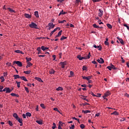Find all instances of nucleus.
Returning a JSON list of instances; mask_svg holds the SVG:
<instances>
[{
	"mask_svg": "<svg viewBox=\"0 0 129 129\" xmlns=\"http://www.w3.org/2000/svg\"><path fill=\"white\" fill-rule=\"evenodd\" d=\"M56 90H63V88L62 87H58L56 88Z\"/></svg>",
	"mask_w": 129,
	"mask_h": 129,
	"instance_id": "4c0bfd02",
	"label": "nucleus"
},
{
	"mask_svg": "<svg viewBox=\"0 0 129 129\" xmlns=\"http://www.w3.org/2000/svg\"><path fill=\"white\" fill-rule=\"evenodd\" d=\"M56 127V123H55V122H53V126L52 127V129H55Z\"/></svg>",
	"mask_w": 129,
	"mask_h": 129,
	"instance_id": "473e14b6",
	"label": "nucleus"
},
{
	"mask_svg": "<svg viewBox=\"0 0 129 129\" xmlns=\"http://www.w3.org/2000/svg\"><path fill=\"white\" fill-rule=\"evenodd\" d=\"M13 117L16 118V119H17V120H18V115L17 114V113H14Z\"/></svg>",
	"mask_w": 129,
	"mask_h": 129,
	"instance_id": "6ab92c4d",
	"label": "nucleus"
},
{
	"mask_svg": "<svg viewBox=\"0 0 129 129\" xmlns=\"http://www.w3.org/2000/svg\"><path fill=\"white\" fill-rule=\"evenodd\" d=\"M37 123H38V124H43V121L42 119H39L36 121Z\"/></svg>",
	"mask_w": 129,
	"mask_h": 129,
	"instance_id": "ddd939ff",
	"label": "nucleus"
},
{
	"mask_svg": "<svg viewBox=\"0 0 129 129\" xmlns=\"http://www.w3.org/2000/svg\"><path fill=\"white\" fill-rule=\"evenodd\" d=\"M104 11L102 9H99L98 17H102L103 15Z\"/></svg>",
	"mask_w": 129,
	"mask_h": 129,
	"instance_id": "39448f33",
	"label": "nucleus"
},
{
	"mask_svg": "<svg viewBox=\"0 0 129 129\" xmlns=\"http://www.w3.org/2000/svg\"><path fill=\"white\" fill-rule=\"evenodd\" d=\"M98 23H99V24H103V22H101V19H99V18L98 20Z\"/></svg>",
	"mask_w": 129,
	"mask_h": 129,
	"instance_id": "8fccbe9b",
	"label": "nucleus"
},
{
	"mask_svg": "<svg viewBox=\"0 0 129 129\" xmlns=\"http://www.w3.org/2000/svg\"><path fill=\"white\" fill-rule=\"evenodd\" d=\"M61 14H66V12H63V10H61V12H60L59 15H61Z\"/></svg>",
	"mask_w": 129,
	"mask_h": 129,
	"instance_id": "c9c22d12",
	"label": "nucleus"
},
{
	"mask_svg": "<svg viewBox=\"0 0 129 129\" xmlns=\"http://www.w3.org/2000/svg\"><path fill=\"white\" fill-rule=\"evenodd\" d=\"M97 61L98 62H99V63H103L104 62V60L103 59V58H102V57H100V58H98Z\"/></svg>",
	"mask_w": 129,
	"mask_h": 129,
	"instance_id": "1a4fd4ad",
	"label": "nucleus"
},
{
	"mask_svg": "<svg viewBox=\"0 0 129 129\" xmlns=\"http://www.w3.org/2000/svg\"><path fill=\"white\" fill-rule=\"evenodd\" d=\"M83 79L88 80V83H89V79H92V75H91L90 77H82Z\"/></svg>",
	"mask_w": 129,
	"mask_h": 129,
	"instance_id": "6e6552de",
	"label": "nucleus"
},
{
	"mask_svg": "<svg viewBox=\"0 0 129 129\" xmlns=\"http://www.w3.org/2000/svg\"><path fill=\"white\" fill-rule=\"evenodd\" d=\"M103 98L104 99H106V100H107V98H106V93H105L104 94V95H103Z\"/></svg>",
	"mask_w": 129,
	"mask_h": 129,
	"instance_id": "3c124183",
	"label": "nucleus"
},
{
	"mask_svg": "<svg viewBox=\"0 0 129 129\" xmlns=\"http://www.w3.org/2000/svg\"><path fill=\"white\" fill-rule=\"evenodd\" d=\"M53 110H56L57 112H58L59 113H60V111H59V109L57 107L53 108Z\"/></svg>",
	"mask_w": 129,
	"mask_h": 129,
	"instance_id": "a18cd8bd",
	"label": "nucleus"
},
{
	"mask_svg": "<svg viewBox=\"0 0 129 129\" xmlns=\"http://www.w3.org/2000/svg\"><path fill=\"white\" fill-rule=\"evenodd\" d=\"M121 59L122 62H123V63H124V62H125V60H124V58H123V57H122V56H121Z\"/></svg>",
	"mask_w": 129,
	"mask_h": 129,
	"instance_id": "052dcab7",
	"label": "nucleus"
},
{
	"mask_svg": "<svg viewBox=\"0 0 129 129\" xmlns=\"http://www.w3.org/2000/svg\"><path fill=\"white\" fill-rule=\"evenodd\" d=\"M82 99H83L84 100H86L87 102H89V99H87L86 97H82Z\"/></svg>",
	"mask_w": 129,
	"mask_h": 129,
	"instance_id": "f704fd0d",
	"label": "nucleus"
},
{
	"mask_svg": "<svg viewBox=\"0 0 129 129\" xmlns=\"http://www.w3.org/2000/svg\"><path fill=\"white\" fill-rule=\"evenodd\" d=\"M36 79V80H38V81H40V82L43 83V80L41 78H35Z\"/></svg>",
	"mask_w": 129,
	"mask_h": 129,
	"instance_id": "412c9836",
	"label": "nucleus"
},
{
	"mask_svg": "<svg viewBox=\"0 0 129 129\" xmlns=\"http://www.w3.org/2000/svg\"><path fill=\"white\" fill-rule=\"evenodd\" d=\"M67 38V37H66L65 36H62L61 37L60 39H61V41H63V40L66 39Z\"/></svg>",
	"mask_w": 129,
	"mask_h": 129,
	"instance_id": "2f4dec72",
	"label": "nucleus"
},
{
	"mask_svg": "<svg viewBox=\"0 0 129 129\" xmlns=\"http://www.w3.org/2000/svg\"><path fill=\"white\" fill-rule=\"evenodd\" d=\"M16 83L17 84L18 88H20L21 82H16Z\"/></svg>",
	"mask_w": 129,
	"mask_h": 129,
	"instance_id": "a19ab883",
	"label": "nucleus"
},
{
	"mask_svg": "<svg viewBox=\"0 0 129 129\" xmlns=\"http://www.w3.org/2000/svg\"><path fill=\"white\" fill-rule=\"evenodd\" d=\"M22 80H24V81H27V79L26 78V77H20Z\"/></svg>",
	"mask_w": 129,
	"mask_h": 129,
	"instance_id": "b1692460",
	"label": "nucleus"
},
{
	"mask_svg": "<svg viewBox=\"0 0 129 129\" xmlns=\"http://www.w3.org/2000/svg\"><path fill=\"white\" fill-rule=\"evenodd\" d=\"M60 65L61 66V68H65L66 65H67V61H63V62L61 61Z\"/></svg>",
	"mask_w": 129,
	"mask_h": 129,
	"instance_id": "0eeeda50",
	"label": "nucleus"
},
{
	"mask_svg": "<svg viewBox=\"0 0 129 129\" xmlns=\"http://www.w3.org/2000/svg\"><path fill=\"white\" fill-rule=\"evenodd\" d=\"M37 50L38 51V56L40 55V53H41V47H37Z\"/></svg>",
	"mask_w": 129,
	"mask_h": 129,
	"instance_id": "a211bd4d",
	"label": "nucleus"
},
{
	"mask_svg": "<svg viewBox=\"0 0 129 129\" xmlns=\"http://www.w3.org/2000/svg\"><path fill=\"white\" fill-rule=\"evenodd\" d=\"M107 69H108V70L111 71L112 69H113L114 70H116V68H115V66L113 65L112 63H110L109 66H107Z\"/></svg>",
	"mask_w": 129,
	"mask_h": 129,
	"instance_id": "7ed1b4c3",
	"label": "nucleus"
},
{
	"mask_svg": "<svg viewBox=\"0 0 129 129\" xmlns=\"http://www.w3.org/2000/svg\"><path fill=\"white\" fill-rule=\"evenodd\" d=\"M97 48H98L99 51H101V49H102L101 46H97Z\"/></svg>",
	"mask_w": 129,
	"mask_h": 129,
	"instance_id": "49530a36",
	"label": "nucleus"
},
{
	"mask_svg": "<svg viewBox=\"0 0 129 129\" xmlns=\"http://www.w3.org/2000/svg\"><path fill=\"white\" fill-rule=\"evenodd\" d=\"M91 56V53L89 52V54L88 56H82L80 55H79L77 56L78 58H79V60H87L88 58H90Z\"/></svg>",
	"mask_w": 129,
	"mask_h": 129,
	"instance_id": "f257e3e1",
	"label": "nucleus"
},
{
	"mask_svg": "<svg viewBox=\"0 0 129 129\" xmlns=\"http://www.w3.org/2000/svg\"><path fill=\"white\" fill-rule=\"evenodd\" d=\"M8 9L11 13H16L15 10H14V9H12V8H8Z\"/></svg>",
	"mask_w": 129,
	"mask_h": 129,
	"instance_id": "f3484780",
	"label": "nucleus"
},
{
	"mask_svg": "<svg viewBox=\"0 0 129 129\" xmlns=\"http://www.w3.org/2000/svg\"><path fill=\"white\" fill-rule=\"evenodd\" d=\"M55 70H53V69H51V70L49 71V74H54Z\"/></svg>",
	"mask_w": 129,
	"mask_h": 129,
	"instance_id": "72a5a7b5",
	"label": "nucleus"
},
{
	"mask_svg": "<svg viewBox=\"0 0 129 129\" xmlns=\"http://www.w3.org/2000/svg\"><path fill=\"white\" fill-rule=\"evenodd\" d=\"M25 89L27 91V93H29V90L28 89V88H27V87H25Z\"/></svg>",
	"mask_w": 129,
	"mask_h": 129,
	"instance_id": "864d4df0",
	"label": "nucleus"
},
{
	"mask_svg": "<svg viewBox=\"0 0 129 129\" xmlns=\"http://www.w3.org/2000/svg\"><path fill=\"white\" fill-rule=\"evenodd\" d=\"M111 114H114L115 115H118L119 113H118V112H117L116 111H114V112H113L112 113H111Z\"/></svg>",
	"mask_w": 129,
	"mask_h": 129,
	"instance_id": "cd10ccee",
	"label": "nucleus"
},
{
	"mask_svg": "<svg viewBox=\"0 0 129 129\" xmlns=\"http://www.w3.org/2000/svg\"><path fill=\"white\" fill-rule=\"evenodd\" d=\"M111 93L110 92V90H107V91L105 93L106 98V97H108L109 95H110Z\"/></svg>",
	"mask_w": 129,
	"mask_h": 129,
	"instance_id": "2eb2a0df",
	"label": "nucleus"
},
{
	"mask_svg": "<svg viewBox=\"0 0 129 129\" xmlns=\"http://www.w3.org/2000/svg\"><path fill=\"white\" fill-rule=\"evenodd\" d=\"M99 115H100V113H96V114H95V116H96V117H99Z\"/></svg>",
	"mask_w": 129,
	"mask_h": 129,
	"instance_id": "774afa93",
	"label": "nucleus"
},
{
	"mask_svg": "<svg viewBox=\"0 0 129 129\" xmlns=\"http://www.w3.org/2000/svg\"><path fill=\"white\" fill-rule=\"evenodd\" d=\"M48 25H49V28L48 29L50 30L51 28H54L55 27V24H53V23H49Z\"/></svg>",
	"mask_w": 129,
	"mask_h": 129,
	"instance_id": "f8f14e48",
	"label": "nucleus"
},
{
	"mask_svg": "<svg viewBox=\"0 0 129 129\" xmlns=\"http://www.w3.org/2000/svg\"><path fill=\"white\" fill-rule=\"evenodd\" d=\"M29 27L31 28H34V29H38V26L36 23H34V22H32L30 24H29Z\"/></svg>",
	"mask_w": 129,
	"mask_h": 129,
	"instance_id": "f03ea898",
	"label": "nucleus"
},
{
	"mask_svg": "<svg viewBox=\"0 0 129 129\" xmlns=\"http://www.w3.org/2000/svg\"><path fill=\"white\" fill-rule=\"evenodd\" d=\"M104 43H105V44L106 45V46H108V45L109 44V42L107 41L106 38V41H105V42H104Z\"/></svg>",
	"mask_w": 129,
	"mask_h": 129,
	"instance_id": "de8ad7c7",
	"label": "nucleus"
},
{
	"mask_svg": "<svg viewBox=\"0 0 129 129\" xmlns=\"http://www.w3.org/2000/svg\"><path fill=\"white\" fill-rule=\"evenodd\" d=\"M15 52H16L17 53H22L24 54L23 51H21L20 50H15Z\"/></svg>",
	"mask_w": 129,
	"mask_h": 129,
	"instance_id": "aec40b11",
	"label": "nucleus"
},
{
	"mask_svg": "<svg viewBox=\"0 0 129 129\" xmlns=\"http://www.w3.org/2000/svg\"><path fill=\"white\" fill-rule=\"evenodd\" d=\"M22 116L23 117V118H26V116H27L26 113V114L25 113H23L22 114Z\"/></svg>",
	"mask_w": 129,
	"mask_h": 129,
	"instance_id": "680f3d73",
	"label": "nucleus"
},
{
	"mask_svg": "<svg viewBox=\"0 0 129 129\" xmlns=\"http://www.w3.org/2000/svg\"><path fill=\"white\" fill-rule=\"evenodd\" d=\"M24 74H30L31 73V70H28V71H24Z\"/></svg>",
	"mask_w": 129,
	"mask_h": 129,
	"instance_id": "ea45409f",
	"label": "nucleus"
},
{
	"mask_svg": "<svg viewBox=\"0 0 129 129\" xmlns=\"http://www.w3.org/2000/svg\"><path fill=\"white\" fill-rule=\"evenodd\" d=\"M4 87H3V86L0 85V91H4V90H3Z\"/></svg>",
	"mask_w": 129,
	"mask_h": 129,
	"instance_id": "4d7b16f0",
	"label": "nucleus"
},
{
	"mask_svg": "<svg viewBox=\"0 0 129 129\" xmlns=\"http://www.w3.org/2000/svg\"><path fill=\"white\" fill-rule=\"evenodd\" d=\"M106 25H107V27H108V28H109L110 29H111V28H112V25L110 24L109 23H107Z\"/></svg>",
	"mask_w": 129,
	"mask_h": 129,
	"instance_id": "bb28decb",
	"label": "nucleus"
},
{
	"mask_svg": "<svg viewBox=\"0 0 129 129\" xmlns=\"http://www.w3.org/2000/svg\"><path fill=\"white\" fill-rule=\"evenodd\" d=\"M40 107L43 108V109H45V108H46V107H45V105L44 104V103H41V104H40Z\"/></svg>",
	"mask_w": 129,
	"mask_h": 129,
	"instance_id": "7c9ffc66",
	"label": "nucleus"
},
{
	"mask_svg": "<svg viewBox=\"0 0 129 129\" xmlns=\"http://www.w3.org/2000/svg\"><path fill=\"white\" fill-rule=\"evenodd\" d=\"M24 16L26 18H27L28 19H30V18H31V15L30 14H27V13H25L24 14Z\"/></svg>",
	"mask_w": 129,
	"mask_h": 129,
	"instance_id": "9b49d317",
	"label": "nucleus"
},
{
	"mask_svg": "<svg viewBox=\"0 0 129 129\" xmlns=\"http://www.w3.org/2000/svg\"><path fill=\"white\" fill-rule=\"evenodd\" d=\"M80 3H81V0H76V5H79Z\"/></svg>",
	"mask_w": 129,
	"mask_h": 129,
	"instance_id": "c85d7f7f",
	"label": "nucleus"
},
{
	"mask_svg": "<svg viewBox=\"0 0 129 129\" xmlns=\"http://www.w3.org/2000/svg\"><path fill=\"white\" fill-rule=\"evenodd\" d=\"M83 113H90L91 111H89V110H86V111H84V110L82 111Z\"/></svg>",
	"mask_w": 129,
	"mask_h": 129,
	"instance_id": "79ce46f5",
	"label": "nucleus"
},
{
	"mask_svg": "<svg viewBox=\"0 0 129 129\" xmlns=\"http://www.w3.org/2000/svg\"><path fill=\"white\" fill-rule=\"evenodd\" d=\"M81 128H85V125L83 123L80 124Z\"/></svg>",
	"mask_w": 129,
	"mask_h": 129,
	"instance_id": "58836bf2",
	"label": "nucleus"
},
{
	"mask_svg": "<svg viewBox=\"0 0 129 129\" xmlns=\"http://www.w3.org/2000/svg\"><path fill=\"white\" fill-rule=\"evenodd\" d=\"M26 59L27 63L28 62H29L30 61H31V60H32L31 57H26Z\"/></svg>",
	"mask_w": 129,
	"mask_h": 129,
	"instance_id": "c756f323",
	"label": "nucleus"
},
{
	"mask_svg": "<svg viewBox=\"0 0 129 129\" xmlns=\"http://www.w3.org/2000/svg\"><path fill=\"white\" fill-rule=\"evenodd\" d=\"M90 94H91L92 95H93V97H96V94H94L93 92H91Z\"/></svg>",
	"mask_w": 129,
	"mask_h": 129,
	"instance_id": "6e6d98bb",
	"label": "nucleus"
},
{
	"mask_svg": "<svg viewBox=\"0 0 129 129\" xmlns=\"http://www.w3.org/2000/svg\"><path fill=\"white\" fill-rule=\"evenodd\" d=\"M34 15H35V17H36V18H39V13H38V11L35 12Z\"/></svg>",
	"mask_w": 129,
	"mask_h": 129,
	"instance_id": "4be33fe9",
	"label": "nucleus"
},
{
	"mask_svg": "<svg viewBox=\"0 0 129 129\" xmlns=\"http://www.w3.org/2000/svg\"><path fill=\"white\" fill-rule=\"evenodd\" d=\"M57 29H58V27H56V28L53 29V31H52L51 32H50V36H52V34H53V33H54V32H56V31H57Z\"/></svg>",
	"mask_w": 129,
	"mask_h": 129,
	"instance_id": "9d476101",
	"label": "nucleus"
},
{
	"mask_svg": "<svg viewBox=\"0 0 129 129\" xmlns=\"http://www.w3.org/2000/svg\"><path fill=\"white\" fill-rule=\"evenodd\" d=\"M33 63L32 62H30V61H29V62L27 63L26 68L28 69V68H30L31 66H32Z\"/></svg>",
	"mask_w": 129,
	"mask_h": 129,
	"instance_id": "4468645a",
	"label": "nucleus"
},
{
	"mask_svg": "<svg viewBox=\"0 0 129 129\" xmlns=\"http://www.w3.org/2000/svg\"><path fill=\"white\" fill-rule=\"evenodd\" d=\"M59 124L60 125V126H61V125H63V122H61V121H59Z\"/></svg>",
	"mask_w": 129,
	"mask_h": 129,
	"instance_id": "0e129e2a",
	"label": "nucleus"
},
{
	"mask_svg": "<svg viewBox=\"0 0 129 129\" xmlns=\"http://www.w3.org/2000/svg\"><path fill=\"white\" fill-rule=\"evenodd\" d=\"M48 47H45L44 46H41V49H42L43 51H45L46 49H48Z\"/></svg>",
	"mask_w": 129,
	"mask_h": 129,
	"instance_id": "5701e85b",
	"label": "nucleus"
},
{
	"mask_svg": "<svg viewBox=\"0 0 129 129\" xmlns=\"http://www.w3.org/2000/svg\"><path fill=\"white\" fill-rule=\"evenodd\" d=\"M14 79H20V75H14Z\"/></svg>",
	"mask_w": 129,
	"mask_h": 129,
	"instance_id": "e433bc0d",
	"label": "nucleus"
},
{
	"mask_svg": "<svg viewBox=\"0 0 129 129\" xmlns=\"http://www.w3.org/2000/svg\"><path fill=\"white\" fill-rule=\"evenodd\" d=\"M87 68L86 66H83V70H87Z\"/></svg>",
	"mask_w": 129,
	"mask_h": 129,
	"instance_id": "bf43d9fd",
	"label": "nucleus"
},
{
	"mask_svg": "<svg viewBox=\"0 0 129 129\" xmlns=\"http://www.w3.org/2000/svg\"><path fill=\"white\" fill-rule=\"evenodd\" d=\"M62 32V31H59L58 32V34H57V36H56V37H59L60 36H61Z\"/></svg>",
	"mask_w": 129,
	"mask_h": 129,
	"instance_id": "393cba45",
	"label": "nucleus"
},
{
	"mask_svg": "<svg viewBox=\"0 0 129 129\" xmlns=\"http://www.w3.org/2000/svg\"><path fill=\"white\" fill-rule=\"evenodd\" d=\"M93 26L94 27V28H99V26H97V25L96 24V23H95L94 24H93Z\"/></svg>",
	"mask_w": 129,
	"mask_h": 129,
	"instance_id": "c03bdc74",
	"label": "nucleus"
},
{
	"mask_svg": "<svg viewBox=\"0 0 129 129\" xmlns=\"http://www.w3.org/2000/svg\"><path fill=\"white\" fill-rule=\"evenodd\" d=\"M11 95H12L13 97H16V94L15 93H11Z\"/></svg>",
	"mask_w": 129,
	"mask_h": 129,
	"instance_id": "13d9d810",
	"label": "nucleus"
},
{
	"mask_svg": "<svg viewBox=\"0 0 129 129\" xmlns=\"http://www.w3.org/2000/svg\"><path fill=\"white\" fill-rule=\"evenodd\" d=\"M8 123L10 124V125H13V122L12 121H8Z\"/></svg>",
	"mask_w": 129,
	"mask_h": 129,
	"instance_id": "5fc2aeb1",
	"label": "nucleus"
},
{
	"mask_svg": "<svg viewBox=\"0 0 129 129\" xmlns=\"http://www.w3.org/2000/svg\"><path fill=\"white\" fill-rule=\"evenodd\" d=\"M73 119H76V120H78V122H79V119H78V118H76V117H73Z\"/></svg>",
	"mask_w": 129,
	"mask_h": 129,
	"instance_id": "338daca9",
	"label": "nucleus"
},
{
	"mask_svg": "<svg viewBox=\"0 0 129 129\" xmlns=\"http://www.w3.org/2000/svg\"><path fill=\"white\" fill-rule=\"evenodd\" d=\"M58 129H62V127L61 126V125L59 124V122L58 123Z\"/></svg>",
	"mask_w": 129,
	"mask_h": 129,
	"instance_id": "69168bd1",
	"label": "nucleus"
},
{
	"mask_svg": "<svg viewBox=\"0 0 129 129\" xmlns=\"http://www.w3.org/2000/svg\"><path fill=\"white\" fill-rule=\"evenodd\" d=\"M32 115L31 113H30V112H26V116L27 117H31Z\"/></svg>",
	"mask_w": 129,
	"mask_h": 129,
	"instance_id": "a878e982",
	"label": "nucleus"
},
{
	"mask_svg": "<svg viewBox=\"0 0 129 129\" xmlns=\"http://www.w3.org/2000/svg\"><path fill=\"white\" fill-rule=\"evenodd\" d=\"M13 63H17V65L18 66L22 67V62H21V61H14Z\"/></svg>",
	"mask_w": 129,
	"mask_h": 129,
	"instance_id": "20e7f679",
	"label": "nucleus"
},
{
	"mask_svg": "<svg viewBox=\"0 0 129 129\" xmlns=\"http://www.w3.org/2000/svg\"><path fill=\"white\" fill-rule=\"evenodd\" d=\"M124 26L126 27L127 28V29H128V31H129V26H128L127 24H124Z\"/></svg>",
	"mask_w": 129,
	"mask_h": 129,
	"instance_id": "09e8293b",
	"label": "nucleus"
},
{
	"mask_svg": "<svg viewBox=\"0 0 129 129\" xmlns=\"http://www.w3.org/2000/svg\"><path fill=\"white\" fill-rule=\"evenodd\" d=\"M117 38H118V41H119V42H120V43H121V44H123L124 42L123 39H122V38H119V37H117Z\"/></svg>",
	"mask_w": 129,
	"mask_h": 129,
	"instance_id": "dca6fc26",
	"label": "nucleus"
},
{
	"mask_svg": "<svg viewBox=\"0 0 129 129\" xmlns=\"http://www.w3.org/2000/svg\"><path fill=\"white\" fill-rule=\"evenodd\" d=\"M3 91H6V93H11L12 90L11 89H10V88H4Z\"/></svg>",
	"mask_w": 129,
	"mask_h": 129,
	"instance_id": "423d86ee",
	"label": "nucleus"
},
{
	"mask_svg": "<svg viewBox=\"0 0 129 129\" xmlns=\"http://www.w3.org/2000/svg\"><path fill=\"white\" fill-rule=\"evenodd\" d=\"M18 122H19V123H20V124H21L22 120H21V118H20L19 116H18Z\"/></svg>",
	"mask_w": 129,
	"mask_h": 129,
	"instance_id": "37998d69",
	"label": "nucleus"
},
{
	"mask_svg": "<svg viewBox=\"0 0 129 129\" xmlns=\"http://www.w3.org/2000/svg\"><path fill=\"white\" fill-rule=\"evenodd\" d=\"M21 123H20V125H23V120L22 119V118H21Z\"/></svg>",
	"mask_w": 129,
	"mask_h": 129,
	"instance_id": "e2e57ef3",
	"label": "nucleus"
},
{
	"mask_svg": "<svg viewBox=\"0 0 129 129\" xmlns=\"http://www.w3.org/2000/svg\"><path fill=\"white\" fill-rule=\"evenodd\" d=\"M0 79H1L2 82H3V81H5L4 77H1Z\"/></svg>",
	"mask_w": 129,
	"mask_h": 129,
	"instance_id": "603ef678",
	"label": "nucleus"
}]
</instances>
